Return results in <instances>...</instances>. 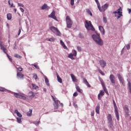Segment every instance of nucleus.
I'll return each instance as SVG.
<instances>
[{"mask_svg": "<svg viewBox=\"0 0 131 131\" xmlns=\"http://www.w3.org/2000/svg\"><path fill=\"white\" fill-rule=\"evenodd\" d=\"M92 38L97 45H99V46H103V45H104L103 40H102L101 37H100V34L96 33V34L93 35Z\"/></svg>", "mask_w": 131, "mask_h": 131, "instance_id": "obj_1", "label": "nucleus"}, {"mask_svg": "<svg viewBox=\"0 0 131 131\" xmlns=\"http://www.w3.org/2000/svg\"><path fill=\"white\" fill-rule=\"evenodd\" d=\"M85 27L87 30L95 31V28H94V26L92 24V22L91 21H85Z\"/></svg>", "mask_w": 131, "mask_h": 131, "instance_id": "obj_2", "label": "nucleus"}, {"mask_svg": "<svg viewBox=\"0 0 131 131\" xmlns=\"http://www.w3.org/2000/svg\"><path fill=\"white\" fill-rule=\"evenodd\" d=\"M0 48L2 50V51H3L4 53L7 54V56L9 61H11V62H12V57L7 53V48H5V46H3V42L2 41L0 42Z\"/></svg>", "mask_w": 131, "mask_h": 131, "instance_id": "obj_3", "label": "nucleus"}, {"mask_svg": "<svg viewBox=\"0 0 131 131\" xmlns=\"http://www.w3.org/2000/svg\"><path fill=\"white\" fill-rule=\"evenodd\" d=\"M50 30L52 32H53V33H56L57 36H60V35H61V33L60 32V31H59V30L57 28L54 26H52L50 27Z\"/></svg>", "mask_w": 131, "mask_h": 131, "instance_id": "obj_4", "label": "nucleus"}, {"mask_svg": "<svg viewBox=\"0 0 131 131\" xmlns=\"http://www.w3.org/2000/svg\"><path fill=\"white\" fill-rule=\"evenodd\" d=\"M66 21H67V27L68 28H71L72 26V21L70 19L69 16L66 17Z\"/></svg>", "mask_w": 131, "mask_h": 131, "instance_id": "obj_5", "label": "nucleus"}, {"mask_svg": "<svg viewBox=\"0 0 131 131\" xmlns=\"http://www.w3.org/2000/svg\"><path fill=\"white\" fill-rule=\"evenodd\" d=\"M113 104L115 107V113L116 114V117L118 121L119 120V114H118V110H117V106H116V103H115V100H113Z\"/></svg>", "mask_w": 131, "mask_h": 131, "instance_id": "obj_6", "label": "nucleus"}, {"mask_svg": "<svg viewBox=\"0 0 131 131\" xmlns=\"http://www.w3.org/2000/svg\"><path fill=\"white\" fill-rule=\"evenodd\" d=\"M108 7H109V4H105L103 5L101 8L100 5H99V7L98 8L100 12H105V11L108 9Z\"/></svg>", "mask_w": 131, "mask_h": 131, "instance_id": "obj_7", "label": "nucleus"}, {"mask_svg": "<svg viewBox=\"0 0 131 131\" xmlns=\"http://www.w3.org/2000/svg\"><path fill=\"white\" fill-rule=\"evenodd\" d=\"M118 78L120 82H121L123 86H125V83H124V79L122 78V76L120 74H117Z\"/></svg>", "mask_w": 131, "mask_h": 131, "instance_id": "obj_8", "label": "nucleus"}, {"mask_svg": "<svg viewBox=\"0 0 131 131\" xmlns=\"http://www.w3.org/2000/svg\"><path fill=\"white\" fill-rule=\"evenodd\" d=\"M55 14L56 13L55 12V11L53 10L52 13L48 15L49 18H52V19H54V20H55V21H58V19H57Z\"/></svg>", "mask_w": 131, "mask_h": 131, "instance_id": "obj_9", "label": "nucleus"}, {"mask_svg": "<svg viewBox=\"0 0 131 131\" xmlns=\"http://www.w3.org/2000/svg\"><path fill=\"white\" fill-rule=\"evenodd\" d=\"M113 14H118L119 16H122V9L120 7L116 11H114Z\"/></svg>", "mask_w": 131, "mask_h": 131, "instance_id": "obj_10", "label": "nucleus"}, {"mask_svg": "<svg viewBox=\"0 0 131 131\" xmlns=\"http://www.w3.org/2000/svg\"><path fill=\"white\" fill-rule=\"evenodd\" d=\"M107 120L110 125H112V123L113 122L112 121V116L110 114H108L107 115Z\"/></svg>", "mask_w": 131, "mask_h": 131, "instance_id": "obj_11", "label": "nucleus"}, {"mask_svg": "<svg viewBox=\"0 0 131 131\" xmlns=\"http://www.w3.org/2000/svg\"><path fill=\"white\" fill-rule=\"evenodd\" d=\"M16 76L17 78H20V79H23L24 78V75L22 73L18 72V71H17Z\"/></svg>", "mask_w": 131, "mask_h": 131, "instance_id": "obj_12", "label": "nucleus"}, {"mask_svg": "<svg viewBox=\"0 0 131 131\" xmlns=\"http://www.w3.org/2000/svg\"><path fill=\"white\" fill-rule=\"evenodd\" d=\"M99 63L101 67H102V68H104L106 65H107V63H106V61H105L104 60H100L99 61Z\"/></svg>", "mask_w": 131, "mask_h": 131, "instance_id": "obj_13", "label": "nucleus"}, {"mask_svg": "<svg viewBox=\"0 0 131 131\" xmlns=\"http://www.w3.org/2000/svg\"><path fill=\"white\" fill-rule=\"evenodd\" d=\"M110 80L111 81V82H112L113 84H115V77L114 76V75H110Z\"/></svg>", "mask_w": 131, "mask_h": 131, "instance_id": "obj_14", "label": "nucleus"}, {"mask_svg": "<svg viewBox=\"0 0 131 131\" xmlns=\"http://www.w3.org/2000/svg\"><path fill=\"white\" fill-rule=\"evenodd\" d=\"M105 93L102 90L100 91L99 94L98 95V100H101V98L104 96Z\"/></svg>", "mask_w": 131, "mask_h": 131, "instance_id": "obj_15", "label": "nucleus"}, {"mask_svg": "<svg viewBox=\"0 0 131 131\" xmlns=\"http://www.w3.org/2000/svg\"><path fill=\"white\" fill-rule=\"evenodd\" d=\"M99 29L100 32H101L102 35H104V34H105V30L104 29V28L101 26H99Z\"/></svg>", "mask_w": 131, "mask_h": 131, "instance_id": "obj_16", "label": "nucleus"}, {"mask_svg": "<svg viewBox=\"0 0 131 131\" xmlns=\"http://www.w3.org/2000/svg\"><path fill=\"white\" fill-rule=\"evenodd\" d=\"M71 77L73 82H77V79H76V77L73 74H71Z\"/></svg>", "mask_w": 131, "mask_h": 131, "instance_id": "obj_17", "label": "nucleus"}, {"mask_svg": "<svg viewBox=\"0 0 131 131\" xmlns=\"http://www.w3.org/2000/svg\"><path fill=\"white\" fill-rule=\"evenodd\" d=\"M124 110L126 113V115H127V116H128V112H129V110H128V106H127V105H125L124 107Z\"/></svg>", "mask_w": 131, "mask_h": 131, "instance_id": "obj_18", "label": "nucleus"}, {"mask_svg": "<svg viewBox=\"0 0 131 131\" xmlns=\"http://www.w3.org/2000/svg\"><path fill=\"white\" fill-rule=\"evenodd\" d=\"M100 104H98L95 109V112H96L97 114H100Z\"/></svg>", "mask_w": 131, "mask_h": 131, "instance_id": "obj_19", "label": "nucleus"}, {"mask_svg": "<svg viewBox=\"0 0 131 131\" xmlns=\"http://www.w3.org/2000/svg\"><path fill=\"white\" fill-rule=\"evenodd\" d=\"M75 88L77 92L80 94L82 93V90L80 89L79 86L77 85V84H75Z\"/></svg>", "mask_w": 131, "mask_h": 131, "instance_id": "obj_20", "label": "nucleus"}, {"mask_svg": "<svg viewBox=\"0 0 131 131\" xmlns=\"http://www.w3.org/2000/svg\"><path fill=\"white\" fill-rule=\"evenodd\" d=\"M28 96L30 98H34V97H35V93H34L32 91H30V92H29L28 93Z\"/></svg>", "mask_w": 131, "mask_h": 131, "instance_id": "obj_21", "label": "nucleus"}, {"mask_svg": "<svg viewBox=\"0 0 131 131\" xmlns=\"http://www.w3.org/2000/svg\"><path fill=\"white\" fill-rule=\"evenodd\" d=\"M83 81L85 84L87 85L88 88H91V85L90 83H89V82H88V80L85 78H83Z\"/></svg>", "mask_w": 131, "mask_h": 131, "instance_id": "obj_22", "label": "nucleus"}, {"mask_svg": "<svg viewBox=\"0 0 131 131\" xmlns=\"http://www.w3.org/2000/svg\"><path fill=\"white\" fill-rule=\"evenodd\" d=\"M56 76H57V81L58 82H60V83H62V78L60 77V76L58 74V73H56Z\"/></svg>", "mask_w": 131, "mask_h": 131, "instance_id": "obj_23", "label": "nucleus"}, {"mask_svg": "<svg viewBox=\"0 0 131 131\" xmlns=\"http://www.w3.org/2000/svg\"><path fill=\"white\" fill-rule=\"evenodd\" d=\"M52 99H53V100L54 101V104L55 105H58V104H59V103H60V101L59 100H56V99H55V98L54 97V96H51Z\"/></svg>", "mask_w": 131, "mask_h": 131, "instance_id": "obj_24", "label": "nucleus"}, {"mask_svg": "<svg viewBox=\"0 0 131 131\" xmlns=\"http://www.w3.org/2000/svg\"><path fill=\"white\" fill-rule=\"evenodd\" d=\"M14 113L15 114H16L17 116H18V117H22V115L21 114V113H19V112L17 110H15L14 111Z\"/></svg>", "mask_w": 131, "mask_h": 131, "instance_id": "obj_25", "label": "nucleus"}, {"mask_svg": "<svg viewBox=\"0 0 131 131\" xmlns=\"http://www.w3.org/2000/svg\"><path fill=\"white\" fill-rule=\"evenodd\" d=\"M45 80L47 85H50V83H49V79H48V77H47V76H45Z\"/></svg>", "mask_w": 131, "mask_h": 131, "instance_id": "obj_26", "label": "nucleus"}, {"mask_svg": "<svg viewBox=\"0 0 131 131\" xmlns=\"http://www.w3.org/2000/svg\"><path fill=\"white\" fill-rule=\"evenodd\" d=\"M27 116H31L32 115V110H30L27 113Z\"/></svg>", "mask_w": 131, "mask_h": 131, "instance_id": "obj_27", "label": "nucleus"}, {"mask_svg": "<svg viewBox=\"0 0 131 131\" xmlns=\"http://www.w3.org/2000/svg\"><path fill=\"white\" fill-rule=\"evenodd\" d=\"M33 90H37L38 89V86L35 85V84H32Z\"/></svg>", "mask_w": 131, "mask_h": 131, "instance_id": "obj_28", "label": "nucleus"}, {"mask_svg": "<svg viewBox=\"0 0 131 131\" xmlns=\"http://www.w3.org/2000/svg\"><path fill=\"white\" fill-rule=\"evenodd\" d=\"M86 13H88V14L90 15V16H93V13H92V12H91V10H90V9H87L86 10Z\"/></svg>", "mask_w": 131, "mask_h": 131, "instance_id": "obj_29", "label": "nucleus"}, {"mask_svg": "<svg viewBox=\"0 0 131 131\" xmlns=\"http://www.w3.org/2000/svg\"><path fill=\"white\" fill-rule=\"evenodd\" d=\"M14 96L15 97V98H19V99H20L21 95L18 93H14Z\"/></svg>", "mask_w": 131, "mask_h": 131, "instance_id": "obj_30", "label": "nucleus"}, {"mask_svg": "<svg viewBox=\"0 0 131 131\" xmlns=\"http://www.w3.org/2000/svg\"><path fill=\"white\" fill-rule=\"evenodd\" d=\"M8 20H11L12 19V14L10 13L7 15Z\"/></svg>", "mask_w": 131, "mask_h": 131, "instance_id": "obj_31", "label": "nucleus"}, {"mask_svg": "<svg viewBox=\"0 0 131 131\" xmlns=\"http://www.w3.org/2000/svg\"><path fill=\"white\" fill-rule=\"evenodd\" d=\"M48 8V5L47 4H44L41 8V10H45Z\"/></svg>", "mask_w": 131, "mask_h": 131, "instance_id": "obj_32", "label": "nucleus"}, {"mask_svg": "<svg viewBox=\"0 0 131 131\" xmlns=\"http://www.w3.org/2000/svg\"><path fill=\"white\" fill-rule=\"evenodd\" d=\"M14 57L15 58H17L18 59H21V58H22V56L18 55V54H14Z\"/></svg>", "mask_w": 131, "mask_h": 131, "instance_id": "obj_33", "label": "nucleus"}, {"mask_svg": "<svg viewBox=\"0 0 131 131\" xmlns=\"http://www.w3.org/2000/svg\"><path fill=\"white\" fill-rule=\"evenodd\" d=\"M73 56L72 54H70L68 55V57L70 58V59H72V60H74V57H73Z\"/></svg>", "mask_w": 131, "mask_h": 131, "instance_id": "obj_34", "label": "nucleus"}, {"mask_svg": "<svg viewBox=\"0 0 131 131\" xmlns=\"http://www.w3.org/2000/svg\"><path fill=\"white\" fill-rule=\"evenodd\" d=\"M103 89V91H104V93H105V94H106V95L109 96V93H108V91H107V89H106V87H104Z\"/></svg>", "mask_w": 131, "mask_h": 131, "instance_id": "obj_35", "label": "nucleus"}, {"mask_svg": "<svg viewBox=\"0 0 131 131\" xmlns=\"http://www.w3.org/2000/svg\"><path fill=\"white\" fill-rule=\"evenodd\" d=\"M98 72H99V73H100V74H101V75H105V73H104V72H103V71H102V70H101V69H98Z\"/></svg>", "mask_w": 131, "mask_h": 131, "instance_id": "obj_36", "label": "nucleus"}, {"mask_svg": "<svg viewBox=\"0 0 131 131\" xmlns=\"http://www.w3.org/2000/svg\"><path fill=\"white\" fill-rule=\"evenodd\" d=\"M60 44L61 45V46H62L63 47V48H66V45H65V44L64 43V42H63V41H62V40H60Z\"/></svg>", "mask_w": 131, "mask_h": 131, "instance_id": "obj_37", "label": "nucleus"}, {"mask_svg": "<svg viewBox=\"0 0 131 131\" xmlns=\"http://www.w3.org/2000/svg\"><path fill=\"white\" fill-rule=\"evenodd\" d=\"M17 122H18V123H22V121L21 120V118H17Z\"/></svg>", "mask_w": 131, "mask_h": 131, "instance_id": "obj_38", "label": "nucleus"}, {"mask_svg": "<svg viewBox=\"0 0 131 131\" xmlns=\"http://www.w3.org/2000/svg\"><path fill=\"white\" fill-rule=\"evenodd\" d=\"M19 99H23V100H26V97L24 95H20V97Z\"/></svg>", "mask_w": 131, "mask_h": 131, "instance_id": "obj_39", "label": "nucleus"}, {"mask_svg": "<svg viewBox=\"0 0 131 131\" xmlns=\"http://www.w3.org/2000/svg\"><path fill=\"white\" fill-rule=\"evenodd\" d=\"M16 69H17V71L18 72H19V71L20 72H21V71H22L23 70V69H22V68H17L16 67Z\"/></svg>", "mask_w": 131, "mask_h": 131, "instance_id": "obj_40", "label": "nucleus"}, {"mask_svg": "<svg viewBox=\"0 0 131 131\" xmlns=\"http://www.w3.org/2000/svg\"><path fill=\"white\" fill-rule=\"evenodd\" d=\"M97 5V7L98 8H99L100 7V3L99 2L98 0H95Z\"/></svg>", "mask_w": 131, "mask_h": 131, "instance_id": "obj_41", "label": "nucleus"}, {"mask_svg": "<svg viewBox=\"0 0 131 131\" xmlns=\"http://www.w3.org/2000/svg\"><path fill=\"white\" fill-rule=\"evenodd\" d=\"M128 89H131V82L130 81H128Z\"/></svg>", "mask_w": 131, "mask_h": 131, "instance_id": "obj_42", "label": "nucleus"}, {"mask_svg": "<svg viewBox=\"0 0 131 131\" xmlns=\"http://www.w3.org/2000/svg\"><path fill=\"white\" fill-rule=\"evenodd\" d=\"M77 55V53L75 50H74L73 55L74 56V57H76Z\"/></svg>", "mask_w": 131, "mask_h": 131, "instance_id": "obj_43", "label": "nucleus"}, {"mask_svg": "<svg viewBox=\"0 0 131 131\" xmlns=\"http://www.w3.org/2000/svg\"><path fill=\"white\" fill-rule=\"evenodd\" d=\"M38 77L37 76V74H34L33 75V78H34V79H37Z\"/></svg>", "mask_w": 131, "mask_h": 131, "instance_id": "obj_44", "label": "nucleus"}, {"mask_svg": "<svg viewBox=\"0 0 131 131\" xmlns=\"http://www.w3.org/2000/svg\"><path fill=\"white\" fill-rule=\"evenodd\" d=\"M126 48L127 50H129V49H130V45L129 44L126 45Z\"/></svg>", "mask_w": 131, "mask_h": 131, "instance_id": "obj_45", "label": "nucleus"}, {"mask_svg": "<svg viewBox=\"0 0 131 131\" xmlns=\"http://www.w3.org/2000/svg\"><path fill=\"white\" fill-rule=\"evenodd\" d=\"M103 22L104 23H107V18L105 17H103Z\"/></svg>", "mask_w": 131, "mask_h": 131, "instance_id": "obj_46", "label": "nucleus"}, {"mask_svg": "<svg viewBox=\"0 0 131 131\" xmlns=\"http://www.w3.org/2000/svg\"><path fill=\"white\" fill-rule=\"evenodd\" d=\"M54 109H58V108L59 107V105H58V104H54Z\"/></svg>", "mask_w": 131, "mask_h": 131, "instance_id": "obj_47", "label": "nucleus"}, {"mask_svg": "<svg viewBox=\"0 0 131 131\" xmlns=\"http://www.w3.org/2000/svg\"><path fill=\"white\" fill-rule=\"evenodd\" d=\"M33 123H34V124L37 125L39 124V121H34L33 122Z\"/></svg>", "mask_w": 131, "mask_h": 131, "instance_id": "obj_48", "label": "nucleus"}, {"mask_svg": "<svg viewBox=\"0 0 131 131\" xmlns=\"http://www.w3.org/2000/svg\"><path fill=\"white\" fill-rule=\"evenodd\" d=\"M49 41H54L55 40V38H50L48 39Z\"/></svg>", "mask_w": 131, "mask_h": 131, "instance_id": "obj_49", "label": "nucleus"}, {"mask_svg": "<svg viewBox=\"0 0 131 131\" xmlns=\"http://www.w3.org/2000/svg\"><path fill=\"white\" fill-rule=\"evenodd\" d=\"M73 105L74 107H75V108H77V104H76V103L75 102H73Z\"/></svg>", "mask_w": 131, "mask_h": 131, "instance_id": "obj_50", "label": "nucleus"}, {"mask_svg": "<svg viewBox=\"0 0 131 131\" xmlns=\"http://www.w3.org/2000/svg\"><path fill=\"white\" fill-rule=\"evenodd\" d=\"M77 51H78V52H80V51H81V47H80V46H78Z\"/></svg>", "mask_w": 131, "mask_h": 131, "instance_id": "obj_51", "label": "nucleus"}, {"mask_svg": "<svg viewBox=\"0 0 131 131\" xmlns=\"http://www.w3.org/2000/svg\"><path fill=\"white\" fill-rule=\"evenodd\" d=\"M77 96H78V94H77V92H75V93L73 94V96H74V97H77Z\"/></svg>", "mask_w": 131, "mask_h": 131, "instance_id": "obj_52", "label": "nucleus"}, {"mask_svg": "<svg viewBox=\"0 0 131 131\" xmlns=\"http://www.w3.org/2000/svg\"><path fill=\"white\" fill-rule=\"evenodd\" d=\"M0 92H5V89L2 87H0Z\"/></svg>", "mask_w": 131, "mask_h": 131, "instance_id": "obj_53", "label": "nucleus"}, {"mask_svg": "<svg viewBox=\"0 0 131 131\" xmlns=\"http://www.w3.org/2000/svg\"><path fill=\"white\" fill-rule=\"evenodd\" d=\"M71 6H73V5H74V0H71Z\"/></svg>", "mask_w": 131, "mask_h": 131, "instance_id": "obj_54", "label": "nucleus"}, {"mask_svg": "<svg viewBox=\"0 0 131 131\" xmlns=\"http://www.w3.org/2000/svg\"><path fill=\"white\" fill-rule=\"evenodd\" d=\"M33 66L36 68V69H39V67L37 64H34Z\"/></svg>", "mask_w": 131, "mask_h": 131, "instance_id": "obj_55", "label": "nucleus"}, {"mask_svg": "<svg viewBox=\"0 0 131 131\" xmlns=\"http://www.w3.org/2000/svg\"><path fill=\"white\" fill-rule=\"evenodd\" d=\"M18 7H24V5L21 3H18Z\"/></svg>", "mask_w": 131, "mask_h": 131, "instance_id": "obj_56", "label": "nucleus"}, {"mask_svg": "<svg viewBox=\"0 0 131 131\" xmlns=\"http://www.w3.org/2000/svg\"><path fill=\"white\" fill-rule=\"evenodd\" d=\"M101 85H102L103 88L106 87V86H105V84H104V82H103L102 81H101Z\"/></svg>", "mask_w": 131, "mask_h": 131, "instance_id": "obj_57", "label": "nucleus"}, {"mask_svg": "<svg viewBox=\"0 0 131 131\" xmlns=\"http://www.w3.org/2000/svg\"><path fill=\"white\" fill-rule=\"evenodd\" d=\"M8 4L9 6H11V8L13 7V3L11 5V3H10V1H8Z\"/></svg>", "mask_w": 131, "mask_h": 131, "instance_id": "obj_58", "label": "nucleus"}, {"mask_svg": "<svg viewBox=\"0 0 131 131\" xmlns=\"http://www.w3.org/2000/svg\"><path fill=\"white\" fill-rule=\"evenodd\" d=\"M19 9H20L21 12H22V13H24V9L23 8H20Z\"/></svg>", "mask_w": 131, "mask_h": 131, "instance_id": "obj_59", "label": "nucleus"}, {"mask_svg": "<svg viewBox=\"0 0 131 131\" xmlns=\"http://www.w3.org/2000/svg\"><path fill=\"white\" fill-rule=\"evenodd\" d=\"M20 33H21V29H19L18 33V35H20Z\"/></svg>", "mask_w": 131, "mask_h": 131, "instance_id": "obj_60", "label": "nucleus"}, {"mask_svg": "<svg viewBox=\"0 0 131 131\" xmlns=\"http://www.w3.org/2000/svg\"><path fill=\"white\" fill-rule=\"evenodd\" d=\"M127 11H128L129 14H130V12H131V10H130V9L128 8V9H127Z\"/></svg>", "mask_w": 131, "mask_h": 131, "instance_id": "obj_61", "label": "nucleus"}, {"mask_svg": "<svg viewBox=\"0 0 131 131\" xmlns=\"http://www.w3.org/2000/svg\"><path fill=\"white\" fill-rule=\"evenodd\" d=\"M95 115V112L91 113V116H94Z\"/></svg>", "mask_w": 131, "mask_h": 131, "instance_id": "obj_62", "label": "nucleus"}, {"mask_svg": "<svg viewBox=\"0 0 131 131\" xmlns=\"http://www.w3.org/2000/svg\"><path fill=\"white\" fill-rule=\"evenodd\" d=\"M60 106H61V107H63V103H60Z\"/></svg>", "mask_w": 131, "mask_h": 131, "instance_id": "obj_63", "label": "nucleus"}, {"mask_svg": "<svg viewBox=\"0 0 131 131\" xmlns=\"http://www.w3.org/2000/svg\"><path fill=\"white\" fill-rule=\"evenodd\" d=\"M129 90L130 93L131 94V88L129 89Z\"/></svg>", "mask_w": 131, "mask_h": 131, "instance_id": "obj_64", "label": "nucleus"}]
</instances>
